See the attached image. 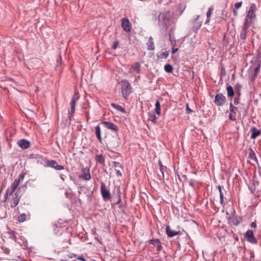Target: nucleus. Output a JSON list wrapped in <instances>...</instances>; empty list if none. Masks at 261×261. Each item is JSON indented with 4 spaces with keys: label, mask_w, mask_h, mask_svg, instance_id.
<instances>
[{
    "label": "nucleus",
    "mask_w": 261,
    "mask_h": 261,
    "mask_svg": "<svg viewBox=\"0 0 261 261\" xmlns=\"http://www.w3.org/2000/svg\"><path fill=\"white\" fill-rule=\"evenodd\" d=\"M121 87L122 94L124 98L127 99L128 96L131 93V86L128 81L126 80H122Z\"/></svg>",
    "instance_id": "obj_1"
},
{
    "label": "nucleus",
    "mask_w": 261,
    "mask_h": 261,
    "mask_svg": "<svg viewBox=\"0 0 261 261\" xmlns=\"http://www.w3.org/2000/svg\"><path fill=\"white\" fill-rule=\"evenodd\" d=\"M100 193L105 201H108L111 198V194L109 190L107 189L106 184L101 181L100 183Z\"/></svg>",
    "instance_id": "obj_2"
},
{
    "label": "nucleus",
    "mask_w": 261,
    "mask_h": 261,
    "mask_svg": "<svg viewBox=\"0 0 261 261\" xmlns=\"http://www.w3.org/2000/svg\"><path fill=\"white\" fill-rule=\"evenodd\" d=\"M119 140L116 137H112L110 138L106 143L107 147L111 149H117L119 147Z\"/></svg>",
    "instance_id": "obj_3"
},
{
    "label": "nucleus",
    "mask_w": 261,
    "mask_h": 261,
    "mask_svg": "<svg viewBox=\"0 0 261 261\" xmlns=\"http://www.w3.org/2000/svg\"><path fill=\"white\" fill-rule=\"evenodd\" d=\"M226 101V97L222 93H217L215 97L214 103L217 106L222 107Z\"/></svg>",
    "instance_id": "obj_4"
},
{
    "label": "nucleus",
    "mask_w": 261,
    "mask_h": 261,
    "mask_svg": "<svg viewBox=\"0 0 261 261\" xmlns=\"http://www.w3.org/2000/svg\"><path fill=\"white\" fill-rule=\"evenodd\" d=\"M244 238L250 243L254 244L257 243V241L254 236L252 230H248L244 234Z\"/></svg>",
    "instance_id": "obj_5"
},
{
    "label": "nucleus",
    "mask_w": 261,
    "mask_h": 261,
    "mask_svg": "<svg viewBox=\"0 0 261 261\" xmlns=\"http://www.w3.org/2000/svg\"><path fill=\"white\" fill-rule=\"evenodd\" d=\"M78 99L79 97L75 95L73 97L70 102L71 109L69 111L68 116V118L70 119V120H71L72 117H73V114L75 110V103L76 101L78 100Z\"/></svg>",
    "instance_id": "obj_6"
},
{
    "label": "nucleus",
    "mask_w": 261,
    "mask_h": 261,
    "mask_svg": "<svg viewBox=\"0 0 261 261\" xmlns=\"http://www.w3.org/2000/svg\"><path fill=\"white\" fill-rule=\"evenodd\" d=\"M79 177L82 180H89L91 178L89 169L87 168H83Z\"/></svg>",
    "instance_id": "obj_7"
},
{
    "label": "nucleus",
    "mask_w": 261,
    "mask_h": 261,
    "mask_svg": "<svg viewBox=\"0 0 261 261\" xmlns=\"http://www.w3.org/2000/svg\"><path fill=\"white\" fill-rule=\"evenodd\" d=\"M121 27L126 32L131 31V23L127 17H123L121 19Z\"/></svg>",
    "instance_id": "obj_8"
},
{
    "label": "nucleus",
    "mask_w": 261,
    "mask_h": 261,
    "mask_svg": "<svg viewBox=\"0 0 261 261\" xmlns=\"http://www.w3.org/2000/svg\"><path fill=\"white\" fill-rule=\"evenodd\" d=\"M229 223L234 226H238L242 221V217L235 215H232L228 219Z\"/></svg>",
    "instance_id": "obj_9"
},
{
    "label": "nucleus",
    "mask_w": 261,
    "mask_h": 261,
    "mask_svg": "<svg viewBox=\"0 0 261 261\" xmlns=\"http://www.w3.org/2000/svg\"><path fill=\"white\" fill-rule=\"evenodd\" d=\"M20 199V196L19 195L18 192L14 193L11 200V207H14L17 205Z\"/></svg>",
    "instance_id": "obj_10"
},
{
    "label": "nucleus",
    "mask_w": 261,
    "mask_h": 261,
    "mask_svg": "<svg viewBox=\"0 0 261 261\" xmlns=\"http://www.w3.org/2000/svg\"><path fill=\"white\" fill-rule=\"evenodd\" d=\"M101 123L103 124L105 126V127L108 129L114 130L115 132L118 130V126L116 124L111 122L102 121Z\"/></svg>",
    "instance_id": "obj_11"
},
{
    "label": "nucleus",
    "mask_w": 261,
    "mask_h": 261,
    "mask_svg": "<svg viewBox=\"0 0 261 261\" xmlns=\"http://www.w3.org/2000/svg\"><path fill=\"white\" fill-rule=\"evenodd\" d=\"M17 144L19 147L23 149H26L29 148L30 146V141L25 139H21L19 140L17 142Z\"/></svg>",
    "instance_id": "obj_12"
},
{
    "label": "nucleus",
    "mask_w": 261,
    "mask_h": 261,
    "mask_svg": "<svg viewBox=\"0 0 261 261\" xmlns=\"http://www.w3.org/2000/svg\"><path fill=\"white\" fill-rule=\"evenodd\" d=\"M166 231L167 236L170 238L173 237L180 233L179 231H175L171 229L169 226H166Z\"/></svg>",
    "instance_id": "obj_13"
},
{
    "label": "nucleus",
    "mask_w": 261,
    "mask_h": 261,
    "mask_svg": "<svg viewBox=\"0 0 261 261\" xmlns=\"http://www.w3.org/2000/svg\"><path fill=\"white\" fill-rule=\"evenodd\" d=\"M140 64L138 62H136L132 65L129 72H136L137 73H139L140 72Z\"/></svg>",
    "instance_id": "obj_14"
},
{
    "label": "nucleus",
    "mask_w": 261,
    "mask_h": 261,
    "mask_svg": "<svg viewBox=\"0 0 261 261\" xmlns=\"http://www.w3.org/2000/svg\"><path fill=\"white\" fill-rule=\"evenodd\" d=\"M251 131L252 132V134L251 135V138L252 139H255L257 136H258L260 134V130L259 129H257L255 127H252L251 129Z\"/></svg>",
    "instance_id": "obj_15"
},
{
    "label": "nucleus",
    "mask_w": 261,
    "mask_h": 261,
    "mask_svg": "<svg viewBox=\"0 0 261 261\" xmlns=\"http://www.w3.org/2000/svg\"><path fill=\"white\" fill-rule=\"evenodd\" d=\"M218 190H219V192L220 193V202L223 206H224L226 202H225L224 201V197L223 193L222 192V187L221 186L219 185L218 186Z\"/></svg>",
    "instance_id": "obj_16"
},
{
    "label": "nucleus",
    "mask_w": 261,
    "mask_h": 261,
    "mask_svg": "<svg viewBox=\"0 0 261 261\" xmlns=\"http://www.w3.org/2000/svg\"><path fill=\"white\" fill-rule=\"evenodd\" d=\"M256 10V6L255 4H252L249 8L247 16H255V11Z\"/></svg>",
    "instance_id": "obj_17"
},
{
    "label": "nucleus",
    "mask_w": 261,
    "mask_h": 261,
    "mask_svg": "<svg viewBox=\"0 0 261 261\" xmlns=\"http://www.w3.org/2000/svg\"><path fill=\"white\" fill-rule=\"evenodd\" d=\"M147 46L148 50H153L154 49V42L152 37H149L148 42L147 43Z\"/></svg>",
    "instance_id": "obj_18"
},
{
    "label": "nucleus",
    "mask_w": 261,
    "mask_h": 261,
    "mask_svg": "<svg viewBox=\"0 0 261 261\" xmlns=\"http://www.w3.org/2000/svg\"><path fill=\"white\" fill-rule=\"evenodd\" d=\"M253 18L255 17H246L243 28L248 29L253 22Z\"/></svg>",
    "instance_id": "obj_19"
},
{
    "label": "nucleus",
    "mask_w": 261,
    "mask_h": 261,
    "mask_svg": "<svg viewBox=\"0 0 261 261\" xmlns=\"http://www.w3.org/2000/svg\"><path fill=\"white\" fill-rule=\"evenodd\" d=\"M168 17H158L159 22L160 25L162 26V28H166L167 27V24L166 23V21L168 20Z\"/></svg>",
    "instance_id": "obj_20"
},
{
    "label": "nucleus",
    "mask_w": 261,
    "mask_h": 261,
    "mask_svg": "<svg viewBox=\"0 0 261 261\" xmlns=\"http://www.w3.org/2000/svg\"><path fill=\"white\" fill-rule=\"evenodd\" d=\"M111 106L112 107H113L114 108H115V109L117 110L118 111L123 113H126V110L125 109L123 108L122 107H121V106L120 105H117L116 103H112L111 104Z\"/></svg>",
    "instance_id": "obj_21"
},
{
    "label": "nucleus",
    "mask_w": 261,
    "mask_h": 261,
    "mask_svg": "<svg viewBox=\"0 0 261 261\" xmlns=\"http://www.w3.org/2000/svg\"><path fill=\"white\" fill-rule=\"evenodd\" d=\"M228 97H232L234 95V90L231 85H227L226 87Z\"/></svg>",
    "instance_id": "obj_22"
},
{
    "label": "nucleus",
    "mask_w": 261,
    "mask_h": 261,
    "mask_svg": "<svg viewBox=\"0 0 261 261\" xmlns=\"http://www.w3.org/2000/svg\"><path fill=\"white\" fill-rule=\"evenodd\" d=\"M95 134L96 137L98 139V140L101 142V131H100V127L99 125H97L95 127Z\"/></svg>",
    "instance_id": "obj_23"
},
{
    "label": "nucleus",
    "mask_w": 261,
    "mask_h": 261,
    "mask_svg": "<svg viewBox=\"0 0 261 261\" xmlns=\"http://www.w3.org/2000/svg\"><path fill=\"white\" fill-rule=\"evenodd\" d=\"M57 163L55 160H47L46 162V166L54 169Z\"/></svg>",
    "instance_id": "obj_24"
},
{
    "label": "nucleus",
    "mask_w": 261,
    "mask_h": 261,
    "mask_svg": "<svg viewBox=\"0 0 261 261\" xmlns=\"http://www.w3.org/2000/svg\"><path fill=\"white\" fill-rule=\"evenodd\" d=\"M96 160L101 165H103L105 164V159L103 158L102 154H97L96 155Z\"/></svg>",
    "instance_id": "obj_25"
},
{
    "label": "nucleus",
    "mask_w": 261,
    "mask_h": 261,
    "mask_svg": "<svg viewBox=\"0 0 261 261\" xmlns=\"http://www.w3.org/2000/svg\"><path fill=\"white\" fill-rule=\"evenodd\" d=\"M249 158L250 159H251L255 162L257 161L255 153L254 151L251 148L250 149V151H249Z\"/></svg>",
    "instance_id": "obj_26"
},
{
    "label": "nucleus",
    "mask_w": 261,
    "mask_h": 261,
    "mask_svg": "<svg viewBox=\"0 0 261 261\" xmlns=\"http://www.w3.org/2000/svg\"><path fill=\"white\" fill-rule=\"evenodd\" d=\"M155 112L158 114V115H160V111H161V105H160V102L159 101L157 100L155 102Z\"/></svg>",
    "instance_id": "obj_27"
},
{
    "label": "nucleus",
    "mask_w": 261,
    "mask_h": 261,
    "mask_svg": "<svg viewBox=\"0 0 261 261\" xmlns=\"http://www.w3.org/2000/svg\"><path fill=\"white\" fill-rule=\"evenodd\" d=\"M171 31H172V30L169 32V39L171 41V44L173 46H174L176 45V39H175L174 37L173 36H172V35Z\"/></svg>",
    "instance_id": "obj_28"
},
{
    "label": "nucleus",
    "mask_w": 261,
    "mask_h": 261,
    "mask_svg": "<svg viewBox=\"0 0 261 261\" xmlns=\"http://www.w3.org/2000/svg\"><path fill=\"white\" fill-rule=\"evenodd\" d=\"M229 110L230 112L236 114L238 111V108L234 106L231 102L230 103L229 105Z\"/></svg>",
    "instance_id": "obj_29"
},
{
    "label": "nucleus",
    "mask_w": 261,
    "mask_h": 261,
    "mask_svg": "<svg viewBox=\"0 0 261 261\" xmlns=\"http://www.w3.org/2000/svg\"><path fill=\"white\" fill-rule=\"evenodd\" d=\"M247 29L244 28H242V30L240 33V38L241 39L245 40L246 39V35L247 34Z\"/></svg>",
    "instance_id": "obj_30"
},
{
    "label": "nucleus",
    "mask_w": 261,
    "mask_h": 261,
    "mask_svg": "<svg viewBox=\"0 0 261 261\" xmlns=\"http://www.w3.org/2000/svg\"><path fill=\"white\" fill-rule=\"evenodd\" d=\"M164 69L167 73H171L173 70V67L170 64H166L165 65Z\"/></svg>",
    "instance_id": "obj_31"
},
{
    "label": "nucleus",
    "mask_w": 261,
    "mask_h": 261,
    "mask_svg": "<svg viewBox=\"0 0 261 261\" xmlns=\"http://www.w3.org/2000/svg\"><path fill=\"white\" fill-rule=\"evenodd\" d=\"M27 215L23 213L19 215L18 217V221L19 222H23L26 220Z\"/></svg>",
    "instance_id": "obj_32"
},
{
    "label": "nucleus",
    "mask_w": 261,
    "mask_h": 261,
    "mask_svg": "<svg viewBox=\"0 0 261 261\" xmlns=\"http://www.w3.org/2000/svg\"><path fill=\"white\" fill-rule=\"evenodd\" d=\"M237 86H239V88H235V92L237 95V97H240L241 95V89L242 87L239 84H237Z\"/></svg>",
    "instance_id": "obj_33"
},
{
    "label": "nucleus",
    "mask_w": 261,
    "mask_h": 261,
    "mask_svg": "<svg viewBox=\"0 0 261 261\" xmlns=\"http://www.w3.org/2000/svg\"><path fill=\"white\" fill-rule=\"evenodd\" d=\"M16 189L14 188V187H13L12 186H10V187H9L6 192L7 193V194H9V195H12L14 192L15 191Z\"/></svg>",
    "instance_id": "obj_34"
},
{
    "label": "nucleus",
    "mask_w": 261,
    "mask_h": 261,
    "mask_svg": "<svg viewBox=\"0 0 261 261\" xmlns=\"http://www.w3.org/2000/svg\"><path fill=\"white\" fill-rule=\"evenodd\" d=\"M87 107H88V105L85 106L84 107L83 113L85 114L86 117L87 121L88 122L90 119V116H89V112L86 110L87 108Z\"/></svg>",
    "instance_id": "obj_35"
},
{
    "label": "nucleus",
    "mask_w": 261,
    "mask_h": 261,
    "mask_svg": "<svg viewBox=\"0 0 261 261\" xmlns=\"http://www.w3.org/2000/svg\"><path fill=\"white\" fill-rule=\"evenodd\" d=\"M158 243H160V240L159 239H153L148 241V243L151 245H156Z\"/></svg>",
    "instance_id": "obj_36"
},
{
    "label": "nucleus",
    "mask_w": 261,
    "mask_h": 261,
    "mask_svg": "<svg viewBox=\"0 0 261 261\" xmlns=\"http://www.w3.org/2000/svg\"><path fill=\"white\" fill-rule=\"evenodd\" d=\"M19 184L20 181H19V179H15L14 180L13 184L11 185V186H12L13 187L16 189L18 186H19Z\"/></svg>",
    "instance_id": "obj_37"
},
{
    "label": "nucleus",
    "mask_w": 261,
    "mask_h": 261,
    "mask_svg": "<svg viewBox=\"0 0 261 261\" xmlns=\"http://www.w3.org/2000/svg\"><path fill=\"white\" fill-rule=\"evenodd\" d=\"M201 25V22L197 23L195 25L193 26V30L195 32H197V31L200 29Z\"/></svg>",
    "instance_id": "obj_38"
},
{
    "label": "nucleus",
    "mask_w": 261,
    "mask_h": 261,
    "mask_svg": "<svg viewBox=\"0 0 261 261\" xmlns=\"http://www.w3.org/2000/svg\"><path fill=\"white\" fill-rule=\"evenodd\" d=\"M229 118L230 120L232 121H236L237 119L236 114L230 112V113L229 115Z\"/></svg>",
    "instance_id": "obj_39"
},
{
    "label": "nucleus",
    "mask_w": 261,
    "mask_h": 261,
    "mask_svg": "<svg viewBox=\"0 0 261 261\" xmlns=\"http://www.w3.org/2000/svg\"><path fill=\"white\" fill-rule=\"evenodd\" d=\"M119 41L118 40H116L113 43L112 48L114 49H116L118 47V46L119 45Z\"/></svg>",
    "instance_id": "obj_40"
},
{
    "label": "nucleus",
    "mask_w": 261,
    "mask_h": 261,
    "mask_svg": "<svg viewBox=\"0 0 261 261\" xmlns=\"http://www.w3.org/2000/svg\"><path fill=\"white\" fill-rule=\"evenodd\" d=\"M54 169L56 170H62L64 169V167L62 165H58L57 163Z\"/></svg>",
    "instance_id": "obj_41"
},
{
    "label": "nucleus",
    "mask_w": 261,
    "mask_h": 261,
    "mask_svg": "<svg viewBox=\"0 0 261 261\" xmlns=\"http://www.w3.org/2000/svg\"><path fill=\"white\" fill-rule=\"evenodd\" d=\"M54 169L56 170H62L64 169V167L62 165H58L57 163Z\"/></svg>",
    "instance_id": "obj_42"
},
{
    "label": "nucleus",
    "mask_w": 261,
    "mask_h": 261,
    "mask_svg": "<svg viewBox=\"0 0 261 261\" xmlns=\"http://www.w3.org/2000/svg\"><path fill=\"white\" fill-rule=\"evenodd\" d=\"M260 64H258L254 68V73L255 75L257 74L260 70Z\"/></svg>",
    "instance_id": "obj_43"
},
{
    "label": "nucleus",
    "mask_w": 261,
    "mask_h": 261,
    "mask_svg": "<svg viewBox=\"0 0 261 261\" xmlns=\"http://www.w3.org/2000/svg\"><path fill=\"white\" fill-rule=\"evenodd\" d=\"M149 120L152 121L154 123L157 122V119L155 115H152L149 118Z\"/></svg>",
    "instance_id": "obj_44"
},
{
    "label": "nucleus",
    "mask_w": 261,
    "mask_h": 261,
    "mask_svg": "<svg viewBox=\"0 0 261 261\" xmlns=\"http://www.w3.org/2000/svg\"><path fill=\"white\" fill-rule=\"evenodd\" d=\"M156 250L158 251H160L162 249V246L161 244V242L160 241V243H158L156 244Z\"/></svg>",
    "instance_id": "obj_45"
},
{
    "label": "nucleus",
    "mask_w": 261,
    "mask_h": 261,
    "mask_svg": "<svg viewBox=\"0 0 261 261\" xmlns=\"http://www.w3.org/2000/svg\"><path fill=\"white\" fill-rule=\"evenodd\" d=\"M24 176H25V173L22 172V173H21L19 175V177L16 179H19V181L20 182L21 180H22L23 179Z\"/></svg>",
    "instance_id": "obj_46"
},
{
    "label": "nucleus",
    "mask_w": 261,
    "mask_h": 261,
    "mask_svg": "<svg viewBox=\"0 0 261 261\" xmlns=\"http://www.w3.org/2000/svg\"><path fill=\"white\" fill-rule=\"evenodd\" d=\"M62 62V57L61 55H59L58 58L57 59V66H59L61 64Z\"/></svg>",
    "instance_id": "obj_47"
},
{
    "label": "nucleus",
    "mask_w": 261,
    "mask_h": 261,
    "mask_svg": "<svg viewBox=\"0 0 261 261\" xmlns=\"http://www.w3.org/2000/svg\"><path fill=\"white\" fill-rule=\"evenodd\" d=\"M242 5V2H238V3H237L235 4L234 7H235V8L236 9H239V8H240L241 7Z\"/></svg>",
    "instance_id": "obj_48"
},
{
    "label": "nucleus",
    "mask_w": 261,
    "mask_h": 261,
    "mask_svg": "<svg viewBox=\"0 0 261 261\" xmlns=\"http://www.w3.org/2000/svg\"><path fill=\"white\" fill-rule=\"evenodd\" d=\"M113 164L115 167H121L120 163L116 161L113 162Z\"/></svg>",
    "instance_id": "obj_49"
},
{
    "label": "nucleus",
    "mask_w": 261,
    "mask_h": 261,
    "mask_svg": "<svg viewBox=\"0 0 261 261\" xmlns=\"http://www.w3.org/2000/svg\"><path fill=\"white\" fill-rule=\"evenodd\" d=\"M240 97H236L234 99L233 102L235 105H238L239 103Z\"/></svg>",
    "instance_id": "obj_50"
},
{
    "label": "nucleus",
    "mask_w": 261,
    "mask_h": 261,
    "mask_svg": "<svg viewBox=\"0 0 261 261\" xmlns=\"http://www.w3.org/2000/svg\"><path fill=\"white\" fill-rule=\"evenodd\" d=\"M212 10H213V8H210L208 9V10H207V11L206 12V16H211Z\"/></svg>",
    "instance_id": "obj_51"
},
{
    "label": "nucleus",
    "mask_w": 261,
    "mask_h": 261,
    "mask_svg": "<svg viewBox=\"0 0 261 261\" xmlns=\"http://www.w3.org/2000/svg\"><path fill=\"white\" fill-rule=\"evenodd\" d=\"M168 53L166 51V52H163L162 54V56L163 58H165V59H166L168 57Z\"/></svg>",
    "instance_id": "obj_52"
},
{
    "label": "nucleus",
    "mask_w": 261,
    "mask_h": 261,
    "mask_svg": "<svg viewBox=\"0 0 261 261\" xmlns=\"http://www.w3.org/2000/svg\"><path fill=\"white\" fill-rule=\"evenodd\" d=\"M117 191L118 194V202H120L121 201V198H120V189H119V187H118L117 188Z\"/></svg>",
    "instance_id": "obj_53"
},
{
    "label": "nucleus",
    "mask_w": 261,
    "mask_h": 261,
    "mask_svg": "<svg viewBox=\"0 0 261 261\" xmlns=\"http://www.w3.org/2000/svg\"><path fill=\"white\" fill-rule=\"evenodd\" d=\"M186 111L188 114H189L192 112V110L189 107L188 104L187 105Z\"/></svg>",
    "instance_id": "obj_54"
},
{
    "label": "nucleus",
    "mask_w": 261,
    "mask_h": 261,
    "mask_svg": "<svg viewBox=\"0 0 261 261\" xmlns=\"http://www.w3.org/2000/svg\"><path fill=\"white\" fill-rule=\"evenodd\" d=\"M8 195H9V194H7V193L6 192L4 195V199L3 200L4 202H6L7 200V199L8 198Z\"/></svg>",
    "instance_id": "obj_55"
},
{
    "label": "nucleus",
    "mask_w": 261,
    "mask_h": 261,
    "mask_svg": "<svg viewBox=\"0 0 261 261\" xmlns=\"http://www.w3.org/2000/svg\"><path fill=\"white\" fill-rule=\"evenodd\" d=\"M78 260H82V261H86V259L83 257V256H79L77 258Z\"/></svg>",
    "instance_id": "obj_56"
},
{
    "label": "nucleus",
    "mask_w": 261,
    "mask_h": 261,
    "mask_svg": "<svg viewBox=\"0 0 261 261\" xmlns=\"http://www.w3.org/2000/svg\"><path fill=\"white\" fill-rule=\"evenodd\" d=\"M60 178H61V179L63 180V181H64L65 180V179L66 178V176L65 175L63 174H61L60 175Z\"/></svg>",
    "instance_id": "obj_57"
},
{
    "label": "nucleus",
    "mask_w": 261,
    "mask_h": 261,
    "mask_svg": "<svg viewBox=\"0 0 261 261\" xmlns=\"http://www.w3.org/2000/svg\"><path fill=\"white\" fill-rule=\"evenodd\" d=\"M250 226L251 227L255 228V227H256V224L255 222H253L251 223Z\"/></svg>",
    "instance_id": "obj_58"
},
{
    "label": "nucleus",
    "mask_w": 261,
    "mask_h": 261,
    "mask_svg": "<svg viewBox=\"0 0 261 261\" xmlns=\"http://www.w3.org/2000/svg\"><path fill=\"white\" fill-rule=\"evenodd\" d=\"M178 50V48H172V53L173 54H175Z\"/></svg>",
    "instance_id": "obj_59"
},
{
    "label": "nucleus",
    "mask_w": 261,
    "mask_h": 261,
    "mask_svg": "<svg viewBox=\"0 0 261 261\" xmlns=\"http://www.w3.org/2000/svg\"><path fill=\"white\" fill-rule=\"evenodd\" d=\"M116 170V175L118 176H121L122 175L121 172L118 170Z\"/></svg>",
    "instance_id": "obj_60"
},
{
    "label": "nucleus",
    "mask_w": 261,
    "mask_h": 261,
    "mask_svg": "<svg viewBox=\"0 0 261 261\" xmlns=\"http://www.w3.org/2000/svg\"><path fill=\"white\" fill-rule=\"evenodd\" d=\"M258 172L259 173V175L261 176V167H258Z\"/></svg>",
    "instance_id": "obj_61"
},
{
    "label": "nucleus",
    "mask_w": 261,
    "mask_h": 261,
    "mask_svg": "<svg viewBox=\"0 0 261 261\" xmlns=\"http://www.w3.org/2000/svg\"><path fill=\"white\" fill-rule=\"evenodd\" d=\"M163 168H164L163 166L162 165H161V168H160V169H161V172H162L163 174H164V173H163Z\"/></svg>",
    "instance_id": "obj_62"
},
{
    "label": "nucleus",
    "mask_w": 261,
    "mask_h": 261,
    "mask_svg": "<svg viewBox=\"0 0 261 261\" xmlns=\"http://www.w3.org/2000/svg\"><path fill=\"white\" fill-rule=\"evenodd\" d=\"M209 21H210L209 17H207V18H206V20H205V23H207Z\"/></svg>",
    "instance_id": "obj_63"
},
{
    "label": "nucleus",
    "mask_w": 261,
    "mask_h": 261,
    "mask_svg": "<svg viewBox=\"0 0 261 261\" xmlns=\"http://www.w3.org/2000/svg\"><path fill=\"white\" fill-rule=\"evenodd\" d=\"M184 11V10H181V11L179 13V14H179V15H181V14H182V11Z\"/></svg>",
    "instance_id": "obj_64"
}]
</instances>
